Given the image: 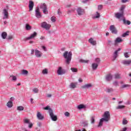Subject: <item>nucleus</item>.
Returning a JSON list of instances; mask_svg holds the SVG:
<instances>
[{"instance_id": "nucleus-23", "label": "nucleus", "mask_w": 131, "mask_h": 131, "mask_svg": "<svg viewBox=\"0 0 131 131\" xmlns=\"http://www.w3.org/2000/svg\"><path fill=\"white\" fill-rule=\"evenodd\" d=\"M121 41H122V39H121L120 37H117L115 40L114 45L116 46L117 43H119L120 42H121Z\"/></svg>"}, {"instance_id": "nucleus-32", "label": "nucleus", "mask_w": 131, "mask_h": 131, "mask_svg": "<svg viewBox=\"0 0 131 131\" xmlns=\"http://www.w3.org/2000/svg\"><path fill=\"white\" fill-rule=\"evenodd\" d=\"M21 74L23 75H27V74H28V72L26 70H23L21 71Z\"/></svg>"}, {"instance_id": "nucleus-15", "label": "nucleus", "mask_w": 131, "mask_h": 131, "mask_svg": "<svg viewBox=\"0 0 131 131\" xmlns=\"http://www.w3.org/2000/svg\"><path fill=\"white\" fill-rule=\"evenodd\" d=\"M36 35H37V33H36V32H34L33 34H31L30 36H29L26 38V40L32 39V38H34V37L36 36Z\"/></svg>"}, {"instance_id": "nucleus-1", "label": "nucleus", "mask_w": 131, "mask_h": 131, "mask_svg": "<svg viewBox=\"0 0 131 131\" xmlns=\"http://www.w3.org/2000/svg\"><path fill=\"white\" fill-rule=\"evenodd\" d=\"M103 117V118H101L100 120L98 125V127H101V126L103 125V122H104V121L107 122V121H109V120H110V112L106 111L104 113Z\"/></svg>"}, {"instance_id": "nucleus-52", "label": "nucleus", "mask_w": 131, "mask_h": 131, "mask_svg": "<svg viewBox=\"0 0 131 131\" xmlns=\"http://www.w3.org/2000/svg\"><path fill=\"white\" fill-rule=\"evenodd\" d=\"M12 39H13V36H12V35H9L7 37V39H8L9 40Z\"/></svg>"}, {"instance_id": "nucleus-18", "label": "nucleus", "mask_w": 131, "mask_h": 131, "mask_svg": "<svg viewBox=\"0 0 131 131\" xmlns=\"http://www.w3.org/2000/svg\"><path fill=\"white\" fill-rule=\"evenodd\" d=\"M115 16L117 18V19H120V18H122V17H123V12H118L115 14Z\"/></svg>"}, {"instance_id": "nucleus-59", "label": "nucleus", "mask_w": 131, "mask_h": 131, "mask_svg": "<svg viewBox=\"0 0 131 131\" xmlns=\"http://www.w3.org/2000/svg\"><path fill=\"white\" fill-rule=\"evenodd\" d=\"M69 114H70L69 113L67 112L64 113L65 116H67V117L69 116Z\"/></svg>"}, {"instance_id": "nucleus-47", "label": "nucleus", "mask_w": 131, "mask_h": 131, "mask_svg": "<svg viewBox=\"0 0 131 131\" xmlns=\"http://www.w3.org/2000/svg\"><path fill=\"white\" fill-rule=\"evenodd\" d=\"M91 123H95V118L94 117H92L91 119Z\"/></svg>"}, {"instance_id": "nucleus-7", "label": "nucleus", "mask_w": 131, "mask_h": 131, "mask_svg": "<svg viewBox=\"0 0 131 131\" xmlns=\"http://www.w3.org/2000/svg\"><path fill=\"white\" fill-rule=\"evenodd\" d=\"M35 16L37 18V19H39L41 18V14L40 13V10H39V7H37L35 11Z\"/></svg>"}, {"instance_id": "nucleus-20", "label": "nucleus", "mask_w": 131, "mask_h": 131, "mask_svg": "<svg viewBox=\"0 0 131 131\" xmlns=\"http://www.w3.org/2000/svg\"><path fill=\"white\" fill-rule=\"evenodd\" d=\"M85 108H86V105L84 104H80L77 106V109H78V110H81V109H85Z\"/></svg>"}, {"instance_id": "nucleus-51", "label": "nucleus", "mask_w": 131, "mask_h": 131, "mask_svg": "<svg viewBox=\"0 0 131 131\" xmlns=\"http://www.w3.org/2000/svg\"><path fill=\"white\" fill-rule=\"evenodd\" d=\"M113 84L115 85V86H118V82L116 81L114 82Z\"/></svg>"}, {"instance_id": "nucleus-28", "label": "nucleus", "mask_w": 131, "mask_h": 131, "mask_svg": "<svg viewBox=\"0 0 131 131\" xmlns=\"http://www.w3.org/2000/svg\"><path fill=\"white\" fill-rule=\"evenodd\" d=\"M123 24H127V25H130V21L129 20H126L125 18H123Z\"/></svg>"}, {"instance_id": "nucleus-5", "label": "nucleus", "mask_w": 131, "mask_h": 131, "mask_svg": "<svg viewBox=\"0 0 131 131\" xmlns=\"http://www.w3.org/2000/svg\"><path fill=\"white\" fill-rule=\"evenodd\" d=\"M49 115L53 121H57L58 118L57 117V116L54 115L53 110L49 111Z\"/></svg>"}, {"instance_id": "nucleus-42", "label": "nucleus", "mask_w": 131, "mask_h": 131, "mask_svg": "<svg viewBox=\"0 0 131 131\" xmlns=\"http://www.w3.org/2000/svg\"><path fill=\"white\" fill-rule=\"evenodd\" d=\"M51 20L52 22L54 23L55 21H56V17H55L54 16H52L51 18Z\"/></svg>"}, {"instance_id": "nucleus-54", "label": "nucleus", "mask_w": 131, "mask_h": 131, "mask_svg": "<svg viewBox=\"0 0 131 131\" xmlns=\"http://www.w3.org/2000/svg\"><path fill=\"white\" fill-rule=\"evenodd\" d=\"M33 126V124H32V123H30V124H29V128H31V127H32V126Z\"/></svg>"}, {"instance_id": "nucleus-46", "label": "nucleus", "mask_w": 131, "mask_h": 131, "mask_svg": "<svg viewBox=\"0 0 131 131\" xmlns=\"http://www.w3.org/2000/svg\"><path fill=\"white\" fill-rule=\"evenodd\" d=\"M100 61L101 60H100V58H97L95 59V62H96V63L98 64V65H99V63H100Z\"/></svg>"}, {"instance_id": "nucleus-11", "label": "nucleus", "mask_w": 131, "mask_h": 131, "mask_svg": "<svg viewBox=\"0 0 131 131\" xmlns=\"http://www.w3.org/2000/svg\"><path fill=\"white\" fill-rule=\"evenodd\" d=\"M35 55L37 58H40L42 56V53L37 49L35 50Z\"/></svg>"}, {"instance_id": "nucleus-4", "label": "nucleus", "mask_w": 131, "mask_h": 131, "mask_svg": "<svg viewBox=\"0 0 131 131\" xmlns=\"http://www.w3.org/2000/svg\"><path fill=\"white\" fill-rule=\"evenodd\" d=\"M57 73L58 75H63V74L66 73V70L63 69L61 67H59L57 71Z\"/></svg>"}, {"instance_id": "nucleus-12", "label": "nucleus", "mask_w": 131, "mask_h": 131, "mask_svg": "<svg viewBox=\"0 0 131 131\" xmlns=\"http://www.w3.org/2000/svg\"><path fill=\"white\" fill-rule=\"evenodd\" d=\"M3 14H4L3 19H8L9 17V13L8 12L7 9H4L3 10Z\"/></svg>"}, {"instance_id": "nucleus-21", "label": "nucleus", "mask_w": 131, "mask_h": 131, "mask_svg": "<svg viewBox=\"0 0 131 131\" xmlns=\"http://www.w3.org/2000/svg\"><path fill=\"white\" fill-rule=\"evenodd\" d=\"M76 85H77V83L72 82L69 85V88L72 89H76Z\"/></svg>"}, {"instance_id": "nucleus-16", "label": "nucleus", "mask_w": 131, "mask_h": 131, "mask_svg": "<svg viewBox=\"0 0 131 131\" xmlns=\"http://www.w3.org/2000/svg\"><path fill=\"white\" fill-rule=\"evenodd\" d=\"M122 64H123V65H126L127 66H128V65H130L131 64V60H124L122 61Z\"/></svg>"}, {"instance_id": "nucleus-17", "label": "nucleus", "mask_w": 131, "mask_h": 131, "mask_svg": "<svg viewBox=\"0 0 131 131\" xmlns=\"http://www.w3.org/2000/svg\"><path fill=\"white\" fill-rule=\"evenodd\" d=\"M37 118L39 120H42V119H43V118H45V117H43V116H42V115H41V113H40V112H37Z\"/></svg>"}, {"instance_id": "nucleus-36", "label": "nucleus", "mask_w": 131, "mask_h": 131, "mask_svg": "<svg viewBox=\"0 0 131 131\" xmlns=\"http://www.w3.org/2000/svg\"><path fill=\"white\" fill-rule=\"evenodd\" d=\"M105 92L106 93H112V92H113V89H112V88H107L105 90Z\"/></svg>"}, {"instance_id": "nucleus-43", "label": "nucleus", "mask_w": 131, "mask_h": 131, "mask_svg": "<svg viewBox=\"0 0 131 131\" xmlns=\"http://www.w3.org/2000/svg\"><path fill=\"white\" fill-rule=\"evenodd\" d=\"M71 70L72 72H77V69L76 68H71Z\"/></svg>"}, {"instance_id": "nucleus-64", "label": "nucleus", "mask_w": 131, "mask_h": 131, "mask_svg": "<svg viewBox=\"0 0 131 131\" xmlns=\"http://www.w3.org/2000/svg\"><path fill=\"white\" fill-rule=\"evenodd\" d=\"M128 0H122V3H126V2H128Z\"/></svg>"}, {"instance_id": "nucleus-31", "label": "nucleus", "mask_w": 131, "mask_h": 131, "mask_svg": "<svg viewBox=\"0 0 131 131\" xmlns=\"http://www.w3.org/2000/svg\"><path fill=\"white\" fill-rule=\"evenodd\" d=\"M31 26H30V25L29 24H27L26 25V30L29 31V30H31Z\"/></svg>"}, {"instance_id": "nucleus-6", "label": "nucleus", "mask_w": 131, "mask_h": 131, "mask_svg": "<svg viewBox=\"0 0 131 131\" xmlns=\"http://www.w3.org/2000/svg\"><path fill=\"white\" fill-rule=\"evenodd\" d=\"M39 8L42 10L43 14H48V8H47L46 4H41Z\"/></svg>"}, {"instance_id": "nucleus-26", "label": "nucleus", "mask_w": 131, "mask_h": 131, "mask_svg": "<svg viewBox=\"0 0 131 131\" xmlns=\"http://www.w3.org/2000/svg\"><path fill=\"white\" fill-rule=\"evenodd\" d=\"M6 105L8 108H12V107H13V102H12L11 101H9L7 102Z\"/></svg>"}, {"instance_id": "nucleus-37", "label": "nucleus", "mask_w": 131, "mask_h": 131, "mask_svg": "<svg viewBox=\"0 0 131 131\" xmlns=\"http://www.w3.org/2000/svg\"><path fill=\"white\" fill-rule=\"evenodd\" d=\"M10 78H12V80H13V81H16V80H17V77L15 76H10Z\"/></svg>"}, {"instance_id": "nucleus-58", "label": "nucleus", "mask_w": 131, "mask_h": 131, "mask_svg": "<svg viewBox=\"0 0 131 131\" xmlns=\"http://www.w3.org/2000/svg\"><path fill=\"white\" fill-rule=\"evenodd\" d=\"M78 81H79V82L81 83V82H82V81H83V80H82V79L81 78H79L78 79Z\"/></svg>"}, {"instance_id": "nucleus-49", "label": "nucleus", "mask_w": 131, "mask_h": 131, "mask_svg": "<svg viewBox=\"0 0 131 131\" xmlns=\"http://www.w3.org/2000/svg\"><path fill=\"white\" fill-rule=\"evenodd\" d=\"M124 9H125V6H122L121 7V13H123V10H124Z\"/></svg>"}, {"instance_id": "nucleus-3", "label": "nucleus", "mask_w": 131, "mask_h": 131, "mask_svg": "<svg viewBox=\"0 0 131 131\" xmlns=\"http://www.w3.org/2000/svg\"><path fill=\"white\" fill-rule=\"evenodd\" d=\"M51 25L48 24V23H47L46 21H43L41 24V27L44 29H46V30H49L50 28H51Z\"/></svg>"}, {"instance_id": "nucleus-13", "label": "nucleus", "mask_w": 131, "mask_h": 131, "mask_svg": "<svg viewBox=\"0 0 131 131\" xmlns=\"http://www.w3.org/2000/svg\"><path fill=\"white\" fill-rule=\"evenodd\" d=\"M119 51H121V48H119L117 50H116L115 52L114 53V56H113V60L114 61L116 59V58H117V56L118 55V52Z\"/></svg>"}, {"instance_id": "nucleus-27", "label": "nucleus", "mask_w": 131, "mask_h": 131, "mask_svg": "<svg viewBox=\"0 0 131 131\" xmlns=\"http://www.w3.org/2000/svg\"><path fill=\"white\" fill-rule=\"evenodd\" d=\"M92 66V69L93 70H96V69L98 68V66H99V64L96 63H93Z\"/></svg>"}, {"instance_id": "nucleus-25", "label": "nucleus", "mask_w": 131, "mask_h": 131, "mask_svg": "<svg viewBox=\"0 0 131 131\" xmlns=\"http://www.w3.org/2000/svg\"><path fill=\"white\" fill-rule=\"evenodd\" d=\"M100 17H101V15H100V13L97 11L96 14L93 15V19H98V18H100Z\"/></svg>"}, {"instance_id": "nucleus-22", "label": "nucleus", "mask_w": 131, "mask_h": 131, "mask_svg": "<svg viewBox=\"0 0 131 131\" xmlns=\"http://www.w3.org/2000/svg\"><path fill=\"white\" fill-rule=\"evenodd\" d=\"M8 36V34L6 32H3L1 33V37L3 39H6Z\"/></svg>"}, {"instance_id": "nucleus-39", "label": "nucleus", "mask_w": 131, "mask_h": 131, "mask_svg": "<svg viewBox=\"0 0 131 131\" xmlns=\"http://www.w3.org/2000/svg\"><path fill=\"white\" fill-rule=\"evenodd\" d=\"M79 62H80L81 63H89V62H90V60H85L83 59H80Z\"/></svg>"}, {"instance_id": "nucleus-34", "label": "nucleus", "mask_w": 131, "mask_h": 131, "mask_svg": "<svg viewBox=\"0 0 131 131\" xmlns=\"http://www.w3.org/2000/svg\"><path fill=\"white\" fill-rule=\"evenodd\" d=\"M17 110H18V111H23V110H24V107L23 106H18L17 107Z\"/></svg>"}, {"instance_id": "nucleus-61", "label": "nucleus", "mask_w": 131, "mask_h": 131, "mask_svg": "<svg viewBox=\"0 0 131 131\" xmlns=\"http://www.w3.org/2000/svg\"><path fill=\"white\" fill-rule=\"evenodd\" d=\"M37 125L40 127V126H41V122H38Z\"/></svg>"}, {"instance_id": "nucleus-55", "label": "nucleus", "mask_w": 131, "mask_h": 131, "mask_svg": "<svg viewBox=\"0 0 131 131\" xmlns=\"http://www.w3.org/2000/svg\"><path fill=\"white\" fill-rule=\"evenodd\" d=\"M127 123V121L126 120H123V124H126Z\"/></svg>"}, {"instance_id": "nucleus-50", "label": "nucleus", "mask_w": 131, "mask_h": 131, "mask_svg": "<svg viewBox=\"0 0 131 131\" xmlns=\"http://www.w3.org/2000/svg\"><path fill=\"white\" fill-rule=\"evenodd\" d=\"M124 56L125 57V58H128V53L127 52H125L124 53Z\"/></svg>"}, {"instance_id": "nucleus-30", "label": "nucleus", "mask_w": 131, "mask_h": 131, "mask_svg": "<svg viewBox=\"0 0 131 131\" xmlns=\"http://www.w3.org/2000/svg\"><path fill=\"white\" fill-rule=\"evenodd\" d=\"M128 88H130V85L123 84L121 86V89H128Z\"/></svg>"}, {"instance_id": "nucleus-19", "label": "nucleus", "mask_w": 131, "mask_h": 131, "mask_svg": "<svg viewBox=\"0 0 131 131\" xmlns=\"http://www.w3.org/2000/svg\"><path fill=\"white\" fill-rule=\"evenodd\" d=\"M89 41L92 46H96L97 45V42L93 38L89 39Z\"/></svg>"}, {"instance_id": "nucleus-53", "label": "nucleus", "mask_w": 131, "mask_h": 131, "mask_svg": "<svg viewBox=\"0 0 131 131\" xmlns=\"http://www.w3.org/2000/svg\"><path fill=\"white\" fill-rule=\"evenodd\" d=\"M89 2V0H81V3L83 4H86Z\"/></svg>"}, {"instance_id": "nucleus-57", "label": "nucleus", "mask_w": 131, "mask_h": 131, "mask_svg": "<svg viewBox=\"0 0 131 131\" xmlns=\"http://www.w3.org/2000/svg\"><path fill=\"white\" fill-rule=\"evenodd\" d=\"M83 124L84 126H88V122H84Z\"/></svg>"}, {"instance_id": "nucleus-56", "label": "nucleus", "mask_w": 131, "mask_h": 131, "mask_svg": "<svg viewBox=\"0 0 131 131\" xmlns=\"http://www.w3.org/2000/svg\"><path fill=\"white\" fill-rule=\"evenodd\" d=\"M34 52L35 53V50H34V49H32L31 52V55H33V54H34Z\"/></svg>"}, {"instance_id": "nucleus-62", "label": "nucleus", "mask_w": 131, "mask_h": 131, "mask_svg": "<svg viewBox=\"0 0 131 131\" xmlns=\"http://www.w3.org/2000/svg\"><path fill=\"white\" fill-rule=\"evenodd\" d=\"M30 102L31 104H33V103H34V102L33 101V99L32 98L30 99Z\"/></svg>"}, {"instance_id": "nucleus-48", "label": "nucleus", "mask_w": 131, "mask_h": 131, "mask_svg": "<svg viewBox=\"0 0 131 131\" xmlns=\"http://www.w3.org/2000/svg\"><path fill=\"white\" fill-rule=\"evenodd\" d=\"M103 9V5H100L98 6V10H101Z\"/></svg>"}, {"instance_id": "nucleus-9", "label": "nucleus", "mask_w": 131, "mask_h": 131, "mask_svg": "<svg viewBox=\"0 0 131 131\" xmlns=\"http://www.w3.org/2000/svg\"><path fill=\"white\" fill-rule=\"evenodd\" d=\"M91 88H93V84L91 83L85 84L81 86L82 90H88L91 89Z\"/></svg>"}, {"instance_id": "nucleus-38", "label": "nucleus", "mask_w": 131, "mask_h": 131, "mask_svg": "<svg viewBox=\"0 0 131 131\" xmlns=\"http://www.w3.org/2000/svg\"><path fill=\"white\" fill-rule=\"evenodd\" d=\"M129 32L127 31L125 33H124L122 35V37H125V36H127V35H129Z\"/></svg>"}, {"instance_id": "nucleus-44", "label": "nucleus", "mask_w": 131, "mask_h": 131, "mask_svg": "<svg viewBox=\"0 0 131 131\" xmlns=\"http://www.w3.org/2000/svg\"><path fill=\"white\" fill-rule=\"evenodd\" d=\"M125 107L124 105H119L116 107V109H123Z\"/></svg>"}, {"instance_id": "nucleus-35", "label": "nucleus", "mask_w": 131, "mask_h": 131, "mask_svg": "<svg viewBox=\"0 0 131 131\" xmlns=\"http://www.w3.org/2000/svg\"><path fill=\"white\" fill-rule=\"evenodd\" d=\"M24 123H25L26 124H29L31 122H30V120L28 119H25L24 120Z\"/></svg>"}, {"instance_id": "nucleus-10", "label": "nucleus", "mask_w": 131, "mask_h": 131, "mask_svg": "<svg viewBox=\"0 0 131 131\" xmlns=\"http://www.w3.org/2000/svg\"><path fill=\"white\" fill-rule=\"evenodd\" d=\"M77 12L78 16H81L84 14V10L80 7L78 8Z\"/></svg>"}, {"instance_id": "nucleus-14", "label": "nucleus", "mask_w": 131, "mask_h": 131, "mask_svg": "<svg viewBox=\"0 0 131 131\" xmlns=\"http://www.w3.org/2000/svg\"><path fill=\"white\" fill-rule=\"evenodd\" d=\"M34 6V3L32 1L29 2V11H32L33 10V7Z\"/></svg>"}, {"instance_id": "nucleus-40", "label": "nucleus", "mask_w": 131, "mask_h": 131, "mask_svg": "<svg viewBox=\"0 0 131 131\" xmlns=\"http://www.w3.org/2000/svg\"><path fill=\"white\" fill-rule=\"evenodd\" d=\"M107 45H108V46H113V41H112L111 40H107Z\"/></svg>"}, {"instance_id": "nucleus-29", "label": "nucleus", "mask_w": 131, "mask_h": 131, "mask_svg": "<svg viewBox=\"0 0 131 131\" xmlns=\"http://www.w3.org/2000/svg\"><path fill=\"white\" fill-rule=\"evenodd\" d=\"M48 73H49V71L48 70V69H45L42 70V74L43 75H47V74H48Z\"/></svg>"}, {"instance_id": "nucleus-41", "label": "nucleus", "mask_w": 131, "mask_h": 131, "mask_svg": "<svg viewBox=\"0 0 131 131\" xmlns=\"http://www.w3.org/2000/svg\"><path fill=\"white\" fill-rule=\"evenodd\" d=\"M43 109H44V110H48L49 113H50V110H51V108H50V106H47L45 107H43Z\"/></svg>"}, {"instance_id": "nucleus-33", "label": "nucleus", "mask_w": 131, "mask_h": 131, "mask_svg": "<svg viewBox=\"0 0 131 131\" xmlns=\"http://www.w3.org/2000/svg\"><path fill=\"white\" fill-rule=\"evenodd\" d=\"M34 94H37L39 92V90L38 88H34L32 89Z\"/></svg>"}, {"instance_id": "nucleus-63", "label": "nucleus", "mask_w": 131, "mask_h": 131, "mask_svg": "<svg viewBox=\"0 0 131 131\" xmlns=\"http://www.w3.org/2000/svg\"><path fill=\"white\" fill-rule=\"evenodd\" d=\"M42 49L43 50V51H47V49L45 46H42Z\"/></svg>"}, {"instance_id": "nucleus-60", "label": "nucleus", "mask_w": 131, "mask_h": 131, "mask_svg": "<svg viewBox=\"0 0 131 131\" xmlns=\"http://www.w3.org/2000/svg\"><path fill=\"white\" fill-rule=\"evenodd\" d=\"M14 100H15V98H14V97H11V98H10V100H9V101H11V102H13V101H14Z\"/></svg>"}, {"instance_id": "nucleus-24", "label": "nucleus", "mask_w": 131, "mask_h": 131, "mask_svg": "<svg viewBox=\"0 0 131 131\" xmlns=\"http://www.w3.org/2000/svg\"><path fill=\"white\" fill-rule=\"evenodd\" d=\"M105 79L106 81H110L112 79V75L111 74H107L106 76Z\"/></svg>"}, {"instance_id": "nucleus-2", "label": "nucleus", "mask_w": 131, "mask_h": 131, "mask_svg": "<svg viewBox=\"0 0 131 131\" xmlns=\"http://www.w3.org/2000/svg\"><path fill=\"white\" fill-rule=\"evenodd\" d=\"M63 57L66 59V62L67 64H70L71 62V59H72V52L66 51L63 53Z\"/></svg>"}, {"instance_id": "nucleus-45", "label": "nucleus", "mask_w": 131, "mask_h": 131, "mask_svg": "<svg viewBox=\"0 0 131 131\" xmlns=\"http://www.w3.org/2000/svg\"><path fill=\"white\" fill-rule=\"evenodd\" d=\"M115 78L117 79L120 78V75H119L118 74H116L115 75Z\"/></svg>"}, {"instance_id": "nucleus-8", "label": "nucleus", "mask_w": 131, "mask_h": 131, "mask_svg": "<svg viewBox=\"0 0 131 131\" xmlns=\"http://www.w3.org/2000/svg\"><path fill=\"white\" fill-rule=\"evenodd\" d=\"M110 30L113 34H117V32H118L114 25H111L110 26Z\"/></svg>"}]
</instances>
